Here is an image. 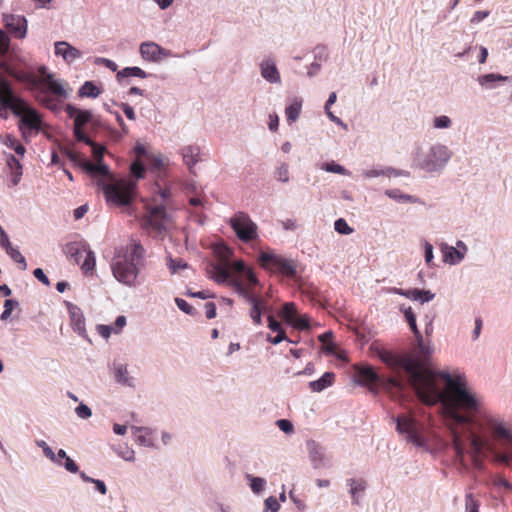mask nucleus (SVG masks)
I'll return each instance as SVG.
<instances>
[{"mask_svg":"<svg viewBox=\"0 0 512 512\" xmlns=\"http://www.w3.org/2000/svg\"><path fill=\"white\" fill-rule=\"evenodd\" d=\"M379 356L384 363L403 369L408 376L407 383L421 402L430 406L440 405L443 421L448 419L457 423L467 420V416L460 412L484 414L482 397L469 383L465 374H451L446 371L434 373L425 368L418 359L410 356L396 358L386 351Z\"/></svg>","mask_w":512,"mask_h":512,"instance_id":"1","label":"nucleus"},{"mask_svg":"<svg viewBox=\"0 0 512 512\" xmlns=\"http://www.w3.org/2000/svg\"><path fill=\"white\" fill-rule=\"evenodd\" d=\"M478 394L483 400L482 411L484 414L460 412L468 419L457 423L448 419L444 420V425L450 432L451 445L456 460L464 469H467L466 455L471 458L475 468L480 469L482 467L481 456L489 443L486 438L481 436L480 432L487 431L493 440L503 445L507 444L512 448L511 423L488 408L485 396L479 391Z\"/></svg>","mask_w":512,"mask_h":512,"instance_id":"2","label":"nucleus"},{"mask_svg":"<svg viewBox=\"0 0 512 512\" xmlns=\"http://www.w3.org/2000/svg\"><path fill=\"white\" fill-rule=\"evenodd\" d=\"M145 261L146 249L139 240L131 238L125 246L115 248L110 263L113 277L128 288L137 287L138 277L145 267Z\"/></svg>","mask_w":512,"mask_h":512,"instance_id":"3","label":"nucleus"},{"mask_svg":"<svg viewBox=\"0 0 512 512\" xmlns=\"http://www.w3.org/2000/svg\"><path fill=\"white\" fill-rule=\"evenodd\" d=\"M83 169L92 175H101L109 178L110 182L103 181L99 183L108 203L115 206H127L131 203L135 195L136 181L116 180L110 175L108 166L103 164L102 161L97 163L83 162Z\"/></svg>","mask_w":512,"mask_h":512,"instance_id":"4","label":"nucleus"},{"mask_svg":"<svg viewBox=\"0 0 512 512\" xmlns=\"http://www.w3.org/2000/svg\"><path fill=\"white\" fill-rule=\"evenodd\" d=\"M453 157V151L445 144L436 142L427 150L418 149L414 153L415 166L427 173L441 172Z\"/></svg>","mask_w":512,"mask_h":512,"instance_id":"5","label":"nucleus"},{"mask_svg":"<svg viewBox=\"0 0 512 512\" xmlns=\"http://www.w3.org/2000/svg\"><path fill=\"white\" fill-rule=\"evenodd\" d=\"M397 433L408 443L418 448H427L424 425L411 414H400L393 418Z\"/></svg>","mask_w":512,"mask_h":512,"instance_id":"6","label":"nucleus"},{"mask_svg":"<svg viewBox=\"0 0 512 512\" xmlns=\"http://www.w3.org/2000/svg\"><path fill=\"white\" fill-rule=\"evenodd\" d=\"M357 376L359 384L369 386L370 391L374 394L378 392V386H381L388 391L395 389L400 394L403 393L406 387V383L400 379L394 377H380L374 368L368 365L358 368Z\"/></svg>","mask_w":512,"mask_h":512,"instance_id":"7","label":"nucleus"},{"mask_svg":"<svg viewBox=\"0 0 512 512\" xmlns=\"http://www.w3.org/2000/svg\"><path fill=\"white\" fill-rule=\"evenodd\" d=\"M19 79L23 81L34 94L44 89L47 94L50 93L60 99H66L70 95L69 89L66 88L68 84L64 83L62 80L54 79L53 75H46L45 78H36L35 75L24 74L19 77Z\"/></svg>","mask_w":512,"mask_h":512,"instance_id":"8","label":"nucleus"},{"mask_svg":"<svg viewBox=\"0 0 512 512\" xmlns=\"http://www.w3.org/2000/svg\"><path fill=\"white\" fill-rule=\"evenodd\" d=\"M147 208L144 216V228L154 237L164 236L171 224V216L167 213L165 204L158 203Z\"/></svg>","mask_w":512,"mask_h":512,"instance_id":"9","label":"nucleus"},{"mask_svg":"<svg viewBox=\"0 0 512 512\" xmlns=\"http://www.w3.org/2000/svg\"><path fill=\"white\" fill-rule=\"evenodd\" d=\"M215 252L220 262L210 264L207 273L217 284L229 285V282L234 279L230 277V258L233 252L227 246H221Z\"/></svg>","mask_w":512,"mask_h":512,"instance_id":"10","label":"nucleus"},{"mask_svg":"<svg viewBox=\"0 0 512 512\" xmlns=\"http://www.w3.org/2000/svg\"><path fill=\"white\" fill-rule=\"evenodd\" d=\"M229 224L236 236L245 243L258 238V225L245 212L235 213L229 220Z\"/></svg>","mask_w":512,"mask_h":512,"instance_id":"11","label":"nucleus"},{"mask_svg":"<svg viewBox=\"0 0 512 512\" xmlns=\"http://www.w3.org/2000/svg\"><path fill=\"white\" fill-rule=\"evenodd\" d=\"M229 286L248 304L251 308L249 316L255 325H262L263 306L260 301V296L251 291L248 287L244 286L238 279H233L229 282Z\"/></svg>","mask_w":512,"mask_h":512,"instance_id":"12","label":"nucleus"},{"mask_svg":"<svg viewBox=\"0 0 512 512\" xmlns=\"http://www.w3.org/2000/svg\"><path fill=\"white\" fill-rule=\"evenodd\" d=\"M65 112L69 118L74 120L73 135L78 142L91 143V139L84 132V126L93 120L90 110H82L68 103L65 105Z\"/></svg>","mask_w":512,"mask_h":512,"instance_id":"13","label":"nucleus"},{"mask_svg":"<svg viewBox=\"0 0 512 512\" xmlns=\"http://www.w3.org/2000/svg\"><path fill=\"white\" fill-rule=\"evenodd\" d=\"M20 113V130L24 137L37 134L41 129V117L35 109L30 107L26 101L21 99Z\"/></svg>","mask_w":512,"mask_h":512,"instance_id":"14","label":"nucleus"},{"mask_svg":"<svg viewBox=\"0 0 512 512\" xmlns=\"http://www.w3.org/2000/svg\"><path fill=\"white\" fill-rule=\"evenodd\" d=\"M21 98L15 95L8 80L0 77V117L7 119L10 110L15 116L20 113Z\"/></svg>","mask_w":512,"mask_h":512,"instance_id":"15","label":"nucleus"},{"mask_svg":"<svg viewBox=\"0 0 512 512\" xmlns=\"http://www.w3.org/2000/svg\"><path fill=\"white\" fill-rule=\"evenodd\" d=\"M259 262L265 269H268L270 265L274 266L278 273L287 277H294L297 273L296 264L293 260L273 253L261 252Z\"/></svg>","mask_w":512,"mask_h":512,"instance_id":"16","label":"nucleus"},{"mask_svg":"<svg viewBox=\"0 0 512 512\" xmlns=\"http://www.w3.org/2000/svg\"><path fill=\"white\" fill-rule=\"evenodd\" d=\"M139 53L143 60L151 63H160L173 56L170 50L162 48L153 41L142 42L139 46Z\"/></svg>","mask_w":512,"mask_h":512,"instance_id":"17","label":"nucleus"},{"mask_svg":"<svg viewBox=\"0 0 512 512\" xmlns=\"http://www.w3.org/2000/svg\"><path fill=\"white\" fill-rule=\"evenodd\" d=\"M5 27L15 38L23 39L27 34V20L22 15L7 14L3 17Z\"/></svg>","mask_w":512,"mask_h":512,"instance_id":"18","label":"nucleus"},{"mask_svg":"<svg viewBox=\"0 0 512 512\" xmlns=\"http://www.w3.org/2000/svg\"><path fill=\"white\" fill-rule=\"evenodd\" d=\"M261 77L270 84H280L281 75L272 57H266L259 64Z\"/></svg>","mask_w":512,"mask_h":512,"instance_id":"19","label":"nucleus"},{"mask_svg":"<svg viewBox=\"0 0 512 512\" xmlns=\"http://www.w3.org/2000/svg\"><path fill=\"white\" fill-rule=\"evenodd\" d=\"M55 55L61 57L67 64H71L82 57V52L66 41H57L54 44Z\"/></svg>","mask_w":512,"mask_h":512,"instance_id":"20","label":"nucleus"},{"mask_svg":"<svg viewBox=\"0 0 512 512\" xmlns=\"http://www.w3.org/2000/svg\"><path fill=\"white\" fill-rule=\"evenodd\" d=\"M346 485L349 487L351 504L356 506L361 505V494L367 489V481L363 478H348L346 479Z\"/></svg>","mask_w":512,"mask_h":512,"instance_id":"21","label":"nucleus"},{"mask_svg":"<svg viewBox=\"0 0 512 512\" xmlns=\"http://www.w3.org/2000/svg\"><path fill=\"white\" fill-rule=\"evenodd\" d=\"M408 175H409V173L407 171L399 170V169H396V168H393L390 166L380 167V168H370V169L363 170V172H362V176L367 179L376 178V177H380V176H384V177H388V178H391V177L396 178V177H401V176L407 177Z\"/></svg>","mask_w":512,"mask_h":512,"instance_id":"22","label":"nucleus"},{"mask_svg":"<svg viewBox=\"0 0 512 512\" xmlns=\"http://www.w3.org/2000/svg\"><path fill=\"white\" fill-rule=\"evenodd\" d=\"M309 459L313 468L319 469L325 466V451L324 448L314 440L306 442Z\"/></svg>","mask_w":512,"mask_h":512,"instance_id":"23","label":"nucleus"},{"mask_svg":"<svg viewBox=\"0 0 512 512\" xmlns=\"http://www.w3.org/2000/svg\"><path fill=\"white\" fill-rule=\"evenodd\" d=\"M509 80L510 77L498 73H487L480 75L477 78L479 86L484 90H494L501 83L507 82Z\"/></svg>","mask_w":512,"mask_h":512,"instance_id":"24","label":"nucleus"},{"mask_svg":"<svg viewBox=\"0 0 512 512\" xmlns=\"http://www.w3.org/2000/svg\"><path fill=\"white\" fill-rule=\"evenodd\" d=\"M440 250L443 262L449 265H457L465 258L463 252L460 253L454 246L447 243H441Z\"/></svg>","mask_w":512,"mask_h":512,"instance_id":"25","label":"nucleus"},{"mask_svg":"<svg viewBox=\"0 0 512 512\" xmlns=\"http://www.w3.org/2000/svg\"><path fill=\"white\" fill-rule=\"evenodd\" d=\"M113 371L114 378L118 384L127 387L135 386V379L129 375L127 365L114 364Z\"/></svg>","mask_w":512,"mask_h":512,"instance_id":"26","label":"nucleus"},{"mask_svg":"<svg viewBox=\"0 0 512 512\" xmlns=\"http://www.w3.org/2000/svg\"><path fill=\"white\" fill-rule=\"evenodd\" d=\"M181 155L184 163L192 172L193 167L198 163L200 159V148L198 146H185L181 149Z\"/></svg>","mask_w":512,"mask_h":512,"instance_id":"27","label":"nucleus"},{"mask_svg":"<svg viewBox=\"0 0 512 512\" xmlns=\"http://www.w3.org/2000/svg\"><path fill=\"white\" fill-rule=\"evenodd\" d=\"M399 310L404 314L411 331L413 332L417 342L422 343V334L418 329L416 315L410 306L400 305Z\"/></svg>","mask_w":512,"mask_h":512,"instance_id":"28","label":"nucleus"},{"mask_svg":"<svg viewBox=\"0 0 512 512\" xmlns=\"http://www.w3.org/2000/svg\"><path fill=\"white\" fill-rule=\"evenodd\" d=\"M88 246L86 244L72 242L66 244L64 248V253L70 259L74 260L75 263L80 264L81 259L84 257V253L86 252Z\"/></svg>","mask_w":512,"mask_h":512,"instance_id":"29","label":"nucleus"},{"mask_svg":"<svg viewBox=\"0 0 512 512\" xmlns=\"http://www.w3.org/2000/svg\"><path fill=\"white\" fill-rule=\"evenodd\" d=\"M69 315L73 330L80 335L84 334L86 332L85 319L81 310L78 307L71 305L69 308Z\"/></svg>","mask_w":512,"mask_h":512,"instance_id":"30","label":"nucleus"},{"mask_svg":"<svg viewBox=\"0 0 512 512\" xmlns=\"http://www.w3.org/2000/svg\"><path fill=\"white\" fill-rule=\"evenodd\" d=\"M303 100L300 97H295L285 108L286 120L289 124L297 121L302 110Z\"/></svg>","mask_w":512,"mask_h":512,"instance_id":"31","label":"nucleus"},{"mask_svg":"<svg viewBox=\"0 0 512 512\" xmlns=\"http://www.w3.org/2000/svg\"><path fill=\"white\" fill-rule=\"evenodd\" d=\"M7 166L10 169V181L13 186H16L21 181L22 165L20 161L12 154L7 156Z\"/></svg>","mask_w":512,"mask_h":512,"instance_id":"32","label":"nucleus"},{"mask_svg":"<svg viewBox=\"0 0 512 512\" xmlns=\"http://www.w3.org/2000/svg\"><path fill=\"white\" fill-rule=\"evenodd\" d=\"M384 194L399 203H419L420 200L418 197L403 193L400 189H386Z\"/></svg>","mask_w":512,"mask_h":512,"instance_id":"33","label":"nucleus"},{"mask_svg":"<svg viewBox=\"0 0 512 512\" xmlns=\"http://www.w3.org/2000/svg\"><path fill=\"white\" fill-rule=\"evenodd\" d=\"M335 374L333 372H325L319 379L309 383L310 388L314 392H321L332 386Z\"/></svg>","mask_w":512,"mask_h":512,"instance_id":"34","label":"nucleus"},{"mask_svg":"<svg viewBox=\"0 0 512 512\" xmlns=\"http://www.w3.org/2000/svg\"><path fill=\"white\" fill-rule=\"evenodd\" d=\"M132 433L135 436V442L138 443L141 446L145 447H151L153 446V442L151 440L150 436V429L146 427H138V426H132L131 427Z\"/></svg>","mask_w":512,"mask_h":512,"instance_id":"35","label":"nucleus"},{"mask_svg":"<svg viewBox=\"0 0 512 512\" xmlns=\"http://www.w3.org/2000/svg\"><path fill=\"white\" fill-rule=\"evenodd\" d=\"M34 96L39 103H41L51 111L55 112L59 109V104L57 103V101L54 98H52L49 94H47L44 89L36 92Z\"/></svg>","mask_w":512,"mask_h":512,"instance_id":"36","label":"nucleus"},{"mask_svg":"<svg viewBox=\"0 0 512 512\" xmlns=\"http://www.w3.org/2000/svg\"><path fill=\"white\" fill-rule=\"evenodd\" d=\"M434 297L435 294L430 290L410 289V300L420 302L421 304L432 301Z\"/></svg>","mask_w":512,"mask_h":512,"instance_id":"37","label":"nucleus"},{"mask_svg":"<svg viewBox=\"0 0 512 512\" xmlns=\"http://www.w3.org/2000/svg\"><path fill=\"white\" fill-rule=\"evenodd\" d=\"M148 74L141 69L140 67L133 66V67H125L122 70L118 71L117 73V79L120 81L123 78L128 77H139V78H146Z\"/></svg>","mask_w":512,"mask_h":512,"instance_id":"38","label":"nucleus"},{"mask_svg":"<svg viewBox=\"0 0 512 512\" xmlns=\"http://www.w3.org/2000/svg\"><path fill=\"white\" fill-rule=\"evenodd\" d=\"M100 93L101 90L91 81L84 82L78 90L80 97L97 98Z\"/></svg>","mask_w":512,"mask_h":512,"instance_id":"39","label":"nucleus"},{"mask_svg":"<svg viewBox=\"0 0 512 512\" xmlns=\"http://www.w3.org/2000/svg\"><path fill=\"white\" fill-rule=\"evenodd\" d=\"M245 478L248 480L249 487L254 494L259 495L265 490L266 480L264 478L251 474H246Z\"/></svg>","mask_w":512,"mask_h":512,"instance_id":"40","label":"nucleus"},{"mask_svg":"<svg viewBox=\"0 0 512 512\" xmlns=\"http://www.w3.org/2000/svg\"><path fill=\"white\" fill-rule=\"evenodd\" d=\"M5 251L14 262L20 265L22 270L27 269L25 257L21 254L18 248L13 247L10 243L9 246H6Z\"/></svg>","mask_w":512,"mask_h":512,"instance_id":"41","label":"nucleus"},{"mask_svg":"<svg viewBox=\"0 0 512 512\" xmlns=\"http://www.w3.org/2000/svg\"><path fill=\"white\" fill-rule=\"evenodd\" d=\"M113 450L123 460L128 461V462L135 461V452L133 449H131L127 445L113 446Z\"/></svg>","mask_w":512,"mask_h":512,"instance_id":"42","label":"nucleus"},{"mask_svg":"<svg viewBox=\"0 0 512 512\" xmlns=\"http://www.w3.org/2000/svg\"><path fill=\"white\" fill-rule=\"evenodd\" d=\"M296 305L293 302L284 303L281 311V316L285 319L287 323L290 324L291 321L297 316Z\"/></svg>","mask_w":512,"mask_h":512,"instance_id":"43","label":"nucleus"},{"mask_svg":"<svg viewBox=\"0 0 512 512\" xmlns=\"http://www.w3.org/2000/svg\"><path fill=\"white\" fill-rule=\"evenodd\" d=\"M84 260L81 264V268L84 271L85 274L92 271L95 267V254L93 251H91L89 248H87L86 252L84 253Z\"/></svg>","mask_w":512,"mask_h":512,"instance_id":"44","label":"nucleus"},{"mask_svg":"<svg viewBox=\"0 0 512 512\" xmlns=\"http://www.w3.org/2000/svg\"><path fill=\"white\" fill-rule=\"evenodd\" d=\"M322 169L325 170L326 172H330V173H336V174L346 175V176L351 175V172L349 170H347L344 166H342L338 163H335L334 161L329 162V163H324L322 165Z\"/></svg>","mask_w":512,"mask_h":512,"instance_id":"45","label":"nucleus"},{"mask_svg":"<svg viewBox=\"0 0 512 512\" xmlns=\"http://www.w3.org/2000/svg\"><path fill=\"white\" fill-rule=\"evenodd\" d=\"M452 124V119L447 115L435 116L432 120V126L435 129H449Z\"/></svg>","mask_w":512,"mask_h":512,"instance_id":"46","label":"nucleus"},{"mask_svg":"<svg viewBox=\"0 0 512 512\" xmlns=\"http://www.w3.org/2000/svg\"><path fill=\"white\" fill-rule=\"evenodd\" d=\"M167 267L172 274H175L180 269H186L188 264L181 258L173 259L169 256L167 258Z\"/></svg>","mask_w":512,"mask_h":512,"instance_id":"47","label":"nucleus"},{"mask_svg":"<svg viewBox=\"0 0 512 512\" xmlns=\"http://www.w3.org/2000/svg\"><path fill=\"white\" fill-rule=\"evenodd\" d=\"M19 305V302L15 299H6L4 301V311L0 315L2 321H6L10 318L12 311Z\"/></svg>","mask_w":512,"mask_h":512,"instance_id":"48","label":"nucleus"},{"mask_svg":"<svg viewBox=\"0 0 512 512\" xmlns=\"http://www.w3.org/2000/svg\"><path fill=\"white\" fill-rule=\"evenodd\" d=\"M4 144L7 147L13 149L20 156H23L25 153L24 146L10 135L6 136V140H5Z\"/></svg>","mask_w":512,"mask_h":512,"instance_id":"49","label":"nucleus"},{"mask_svg":"<svg viewBox=\"0 0 512 512\" xmlns=\"http://www.w3.org/2000/svg\"><path fill=\"white\" fill-rule=\"evenodd\" d=\"M480 503L471 493L465 495V512H479Z\"/></svg>","mask_w":512,"mask_h":512,"instance_id":"50","label":"nucleus"},{"mask_svg":"<svg viewBox=\"0 0 512 512\" xmlns=\"http://www.w3.org/2000/svg\"><path fill=\"white\" fill-rule=\"evenodd\" d=\"M334 229L342 235H350L353 232V228H351L343 218H339L334 222Z\"/></svg>","mask_w":512,"mask_h":512,"instance_id":"51","label":"nucleus"},{"mask_svg":"<svg viewBox=\"0 0 512 512\" xmlns=\"http://www.w3.org/2000/svg\"><path fill=\"white\" fill-rule=\"evenodd\" d=\"M275 178L278 181L283 183H287L289 181V167L288 164L282 163L280 164L275 171Z\"/></svg>","mask_w":512,"mask_h":512,"instance_id":"52","label":"nucleus"},{"mask_svg":"<svg viewBox=\"0 0 512 512\" xmlns=\"http://www.w3.org/2000/svg\"><path fill=\"white\" fill-rule=\"evenodd\" d=\"M290 325L300 330L309 329V318L307 315H297L293 321L290 322Z\"/></svg>","mask_w":512,"mask_h":512,"instance_id":"53","label":"nucleus"},{"mask_svg":"<svg viewBox=\"0 0 512 512\" xmlns=\"http://www.w3.org/2000/svg\"><path fill=\"white\" fill-rule=\"evenodd\" d=\"M86 145L91 147L93 157L97 162L102 161L104 153H105V147L102 145H98L96 142L91 140V143H85Z\"/></svg>","mask_w":512,"mask_h":512,"instance_id":"54","label":"nucleus"},{"mask_svg":"<svg viewBox=\"0 0 512 512\" xmlns=\"http://www.w3.org/2000/svg\"><path fill=\"white\" fill-rule=\"evenodd\" d=\"M62 152L68 157V159L73 162L75 165L81 166L83 168V162H87L83 160L80 155L72 150L67 148L62 149Z\"/></svg>","mask_w":512,"mask_h":512,"instance_id":"55","label":"nucleus"},{"mask_svg":"<svg viewBox=\"0 0 512 512\" xmlns=\"http://www.w3.org/2000/svg\"><path fill=\"white\" fill-rule=\"evenodd\" d=\"M75 413L80 419H88L92 416V410L84 403L75 408Z\"/></svg>","mask_w":512,"mask_h":512,"instance_id":"56","label":"nucleus"},{"mask_svg":"<svg viewBox=\"0 0 512 512\" xmlns=\"http://www.w3.org/2000/svg\"><path fill=\"white\" fill-rule=\"evenodd\" d=\"M265 509L263 512H277L280 509V504L278 503V500L274 496L268 497L265 502Z\"/></svg>","mask_w":512,"mask_h":512,"instance_id":"57","label":"nucleus"},{"mask_svg":"<svg viewBox=\"0 0 512 512\" xmlns=\"http://www.w3.org/2000/svg\"><path fill=\"white\" fill-rule=\"evenodd\" d=\"M131 172L132 174L137 178V179H140L143 177V174H144V171H145V168H144V165L143 163L141 162L140 159H137L136 161H134L132 164H131Z\"/></svg>","mask_w":512,"mask_h":512,"instance_id":"58","label":"nucleus"},{"mask_svg":"<svg viewBox=\"0 0 512 512\" xmlns=\"http://www.w3.org/2000/svg\"><path fill=\"white\" fill-rule=\"evenodd\" d=\"M276 426L284 433L291 434L294 431V426L290 420L279 419L276 421Z\"/></svg>","mask_w":512,"mask_h":512,"instance_id":"59","label":"nucleus"},{"mask_svg":"<svg viewBox=\"0 0 512 512\" xmlns=\"http://www.w3.org/2000/svg\"><path fill=\"white\" fill-rule=\"evenodd\" d=\"M328 58V52L325 46H317L314 49V61L325 62Z\"/></svg>","mask_w":512,"mask_h":512,"instance_id":"60","label":"nucleus"},{"mask_svg":"<svg viewBox=\"0 0 512 512\" xmlns=\"http://www.w3.org/2000/svg\"><path fill=\"white\" fill-rule=\"evenodd\" d=\"M175 303H176L177 307L184 313L189 314V315L194 314V308L184 299L175 298Z\"/></svg>","mask_w":512,"mask_h":512,"instance_id":"61","label":"nucleus"},{"mask_svg":"<svg viewBox=\"0 0 512 512\" xmlns=\"http://www.w3.org/2000/svg\"><path fill=\"white\" fill-rule=\"evenodd\" d=\"M148 165L152 169H160L163 166V159L160 155H149L147 158Z\"/></svg>","mask_w":512,"mask_h":512,"instance_id":"62","label":"nucleus"},{"mask_svg":"<svg viewBox=\"0 0 512 512\" xmlns=\"http://www.w3.org/2000/svg\"><path fill=\"white\" fill-rule=\"evenodd\" d=\"M10 39L8 35L0 29V54H5L8 51Z\"/></svg>","mask_w":512,"mask_h":512,"instance_id":"63","label":"nucleus"},{"mask_svg":"<svg viewBox=\"0 0 512 512\" xmlns=\"http://www.w3.org/2000/svg\"><path fill=\"white\" fill-rule=\"evenodd\" d=\"M244 275H245V277H246V279L248 281V285H245V286L248 287L252 291L251 286L258 285L259 284V280H258L257 276L255 275V273L250 268H248L245 271Z\"/></svg>","mask_w":512,"mask_h":512,"instance_id":"64","label":"nucleus"}]
</instances>
